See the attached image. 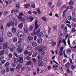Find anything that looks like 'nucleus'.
<instances>
[{"label":"nucleus","instance_id":"obj_1","mask_svg":"<svg viewBox=\"0 0 76 76\" xmlns=\"http://www.w3.org/2000/svg\"><path fill=\"white\" fill-rule=\"evenodd\" d=\"M8 43L6 42H4V43L0 44V50L3 49L9 48V46L7 45Z\"/></svg>","mask_w":76,"mask_h":76},{"label":"nucleus","instance_id":"obj_2","mask_svg":"<svg viewBox=\"0 0 76 76\" xmlns=\"http://www.w3.org/2000/svg\"><path fill=\"white\" fill-rule=\"evenodd\" d=\"M17 21L16 19L14 18L12 20L10 21V22L7 23V26L8 28H10V26H14V23H16Z\"/></svg>","mask_w":76,"mask_h":76},{"label":"nucleus","instance_id":"obj_3","mask_svg":"<svg viewBox=\"0 0 76 76\" xmlns=\"http://www.w3.org/2000/svg\"><path fill=\"white\" fill-rule=\"evenodd\" d=\"M17 36L19 38H23L25 36L24 33L22 32H18L17 34Z\"/></svg>","mask_w":76,"mask_h":76},{"label":"nucleus","instance_id":"obj_4","mask_svg":"<svg viewBox=\"0 0 76 76\" xmlns=\"http://www.w3.org/2000/svg\"><path fill=\"white\" fill-rule=\"evenodd\" d=\"M39 51H42V50H45L47 49V47L45 46H44L42 47V48L39 49L38 47H37L35 48L36 50H38Z\"/></svg>","mask_w":76,"mask_h":76},{"label":"nucleus","instance_id":"obj_5","mask_svg":"<svg viewBox=\"0 0 76 76\" xmlns=\"http://www.w3.org/2000/svg\"><path fill=\"white\" fill-rule=\"evenodd\" d=\"M0 28L1 29V31H0V37H2L3 35V32H4V28L3 26H1Z\"/></svg>","mask_w":76,"mask_h":76},{"label":"nucleus","instance_id":"obj_6","mask_svg":"<svg viewBox=\"0 0 76 76\" xmlns=\"http://www.w3.org/2000/svg\"><path fill=\"white\" fill-rule=\"evenodd\" d=\"M44 65V63L42 60H39L38 62V66L41 67Z\"/></svg>","mask_w":76,"mask_h":76},{"label":"nucleus","instance_id":"obj_7","mask_svg":"<svg viewBox=\"0 0 76 76\" xmlns=\"http://www.w3.org/2000/svg\"><path fill=\"white\" fill-rule=\"evenodd\" d=\"M17 51L18 53H21L23 51V49L21 47H19L17 48Z\"/></svg>","mask_w":76,"mask_h":76},{"label":"nucleus","instance_id":"obj_8","mask_svg":"<svg viewBox=\"0 0 76 76\" xmlns=\"http://www.w3.org/2000/svg\"><path fill=\"white\" fill-rule=\"evenodd\" d=\"M38 23V21L36 20L35 21V29L36 30H37L38 29V28L39 27V25L37 23Z\"/></svg>","mask_w":76,"mask_h":76},{"label":"nucleus","instance_id":"obj_9","mask_svg":"<svg viewBox=\"0 0 76 76\" xmlns=\"http://www.w3.org/2000/svg\"><path fill=\"white\" fill-rule=\"evenodd\" d=\"M18 19L19 20H21V21H24L25 20V19L24 18H22L21 16H18Z\"/></svg>","mask_w":76,"mask_h":76},{"label":"nucleus","instance_id":"obj_10","mask_svg":"<svg viewBox=\"0 0 76 76\" xmlns=\"http://www.w3.org/2000/svg\"><path fill=\"white\" fill-rule=\"evenodd\" d=\"M10 49V50L11 52H13V51H14V50L15 49V47L13 45L11 46Z\"/></svg>","mask_w":76,"mask_h":76},{"label":"nucleus","instance_id":"obj_11","mask_svg":"<svg viewBox=\"0 0 76 76\" xmlns=\"http://www.w3.org/2000/svg\"><path fill=\"white\" fill-rule=\"evenodd\" d=\"M14 62L15 63L18 64L19 63V59L17 58H15L14 59Z\"/></svg>","mask_w":76,"mask_h":76},{"label":"nucleus","instance_id":"obj_12","mask_svg":"<svg viewBox=\"0 0 76 76\" xmlns=\"http://www.w3.org/2000/svg\"><path fill=\"white\" fill-rule=\"evenodd\" d=\"M7 36L8 37H11L12 36V33L10 32H8L7 33Z\"/></svg>","mask_w":76,"mask_h":76},{"label":"nucleus","instance_id":"obj_13","mask_svg":"<svg viewBox=\"0 0 76 76\" xmlns=\"http://www.w3.org/2000/svg\"><path fill=\"white\" fill-rule=\"evenodd\" d=\"M22 42L21 40H20L18 41V43L16 44V45L17 46V47H19V46H20V45H21V43Z\"/></svg>","mask_w":76,"mask_h":76},{"label":"nucleus","instance_id":"obj_14","mask_svg":"<svg viewBox=\"0 0 76 76\" xmlns=\"http://www.w3.org/2000/svg\"><path fill=\"white\" fill-rule=\"evenodd\" d=\"M70 39L69 38L68 39V45H69V47L70 48H73V47L72 46H71V45H70Z\"/></svg>","mask_w":76,"mask_h":76},{"label":"nucleus","instance_id":"obj_15","mask_svg":"<svg viewBox=\"0 0 76 76\" xmlns=\"http://www.w3.org/2000/svg\"><path fill=\"white\" fill-rule=\"evenodd\" d=\"M61 0H58V2L57 5L59 7H60L61 5Z\"/></svg>","mask_w":76,"mask_h":76},{"label":"nucleus","instance_id":"obj_16","mask_svg":"<svg viewBox=\"0 0 76 76\" xmlns=\"http://www.w3.org/2000/svg\"><path fill=\"white\" fill-rule=\"evenodd\" d=\"M18 26L20 29H22V28H23V23H20L18 25Z\"/></svg>","mask_w":76,"mask_h":76},{"label":"nucleus","instance_id":"obj_17","mask_svg":"<svg viewBox=\"0 0 76 76\" xmlns=\"http://www.w3.org/2000/svg\"><path fill=\"white\" fill-rule=\"evenodd\" d=\"M19 61L20 63H22L23 61V59L22 57L19 58Z\"/></svg>","mask_w":76,"mask_h":76},{"label":"nucleus","instance_id":"obj_18","mask_svg":"<svg viewBox=\"0 0 76 76\" xmlns=\"http://www.w3.org/2000/svg\"><path fill=\"white\" fill-rule=\"evenodd\" d=\"M32 64V62L30 61H28L26 63V65L27 66H29L31 65Z\"/></svg>","mask_w":76,"mask_h":76},{"label":"nucleus","instance_id":"obj_19","mask_svg":"<svg viewBox=\"0 0 76 76\" xmlns=\"http://www.w3.org/2000/svg\"><path fill=\"white\" fill-rule=\"evenodd\" d=\"M29 22L32 21L34 20V17L32 16L30 17L28 19Z\"/></svg>","mask_w":76,"mask_h":76},{"label":"nucleus","instance_id":"obj_20","mask_svg":"<svg viewBox=\"0 0 76 76\" xmlns=\"http://www.w3.org/2000/svg\"><path fill=\"white\" fill-rule=\"evenodd\" d=\"M5 52V50H4L0 51V56H2V55H3Z\"/></svg>","mask_w":76,"mask_h":76},{"label":"nucleus","instance_id":"obj_21","mask_svg":"<svg viewBox=\"0 0 76 76\" xmlns=\"http://www.w3.org/2000/svg\"><path fill=\"white\" fill-rule=\"evenodd\" d=\"M57 29V26H54L53 27V31H56Z\"/></svg>","mask_w":76,"mask_h":76},{"label":"nucleus","instance_id":"obj_22","mask_svg":"<svg viewBox=\"0 0 76 76\" xmlns=\"http://www.w3.org/2000/svg\"><path fill=\"white\" fill-rule=\"evenodd\" d=\"M33 37L31 36H29L28 37V39L29 41H33Z\"/></svg>","mask_w":76,"mask_h":76},{"label":"nucleus","instance_id":"obj_23","mask_svg":"<svg viewBox=\"0 0 76 76\" xmlns=\"http://www.w3.org/2000/svg\"><path fill=\"white\" fill-rule=\"evenodd\" d=\"M37 52H34L32 55L33 57H35L36 56H37Z\"/></svg>","mask_w":76,"mask_h":76},{"label":"nucleus","instance_id":"obj_24","mask_svg":"<svg viewBox=\"0 0 76 76\" xmlns=\"http://www.w3.org/2000/svg\"><path fill=\"white\" fill-rule=\"evenodd\" d=\"M4 41V39L2 37H0V44H2L1 42H3Z\"/></svg>","mask_w":76,"mask_h":76},{"label":"nucleus","instance_id":"obj_25","mask_svg":"<svg viewBox=\"0 0 76 76\" xmlns=\"http://www.w3.org/2000/svg\"><path fill=\"white\" fill-rule=\"evenodd\" d=\"M33 29V26H31L29 27L28 30L29 31H32Z\"/></svg>","mask_w":76,"mask_h":76},{"label":"nucleus","instance_id":"obj_26","mask_svg":"<svg viewBox=\"0 0 76 76\" xmlns=\"http://www.w3.org/2000/svg\"><path fill=\"white\" fill-rule=\"evenodd\" d=\"M30 7V4H27L24 5V7L25 8H28Z\"/></svg>","mask_w":76,"mask_h":76},{"label":"nucleus","instance_id":"obj_27","mask_svg":"<svg viewBox=\"0 0 76 76\" xmlns=\"http://www.w3.org/2000/svg\"><path fill=\"white\" fill-rule=\"evenodd\" d=\"M24 32H25L26 33H27L28 32V28H24Z\"/></svg>","mask_w":76,"mask_h":76},{"label":"nucleus","instance_id":"obj_28","mask_svg":"<svg viewBox=\"0 0 76 76\" xmlns=\"http://www.w3.org/2000/svg\"><path fill=\"white\" fill-rule=\"evenodd\" d=\"M21 67V65H20V64H18L16 68L17 69H18H18H20V68Z\"/></svg>","mask_w":76,"mask_h":76},{"label":"nucleus","instance_id":"obj_29","mask_svg":"<svg viewBox=\"0 0 76 76\" xmlns=\"http://www.w3.org/2000/svg\"><path fill=\"white\" fill-rule=\"evenodd\" d=\"M42 39L41 38H39L38 39L37 41L39 43H40V42H42Z\"/></svg>","mask_w":76,"mask_h":76},{"label":"nucleus","instance_id":"obj_30","mask_svg":"<svg viewBox=\"0 0 76 76\" xmlns=\"http://www.w3.org/2000/svg\"><path fill=\"white\" fill-rule=\"evenodd\" d=\"M43 35V33H40L38 34V37H42Z\"/></svg>","mask_w":76,"mask_h":76},{"label":"nucleus","instance_id":"obj_31","mask_svg":"<svg viewBox=\"0 0 76 76\" xmlns=\"http://www.w3.org/2000/svg\"><path fill=\"white\" fill-rule=\"evenodd\" d=\"M16 31V28L13 27L12 28V32L13 33H15V32Z\"/></svg>","mask_w":76,"mask_h":76},{"label":"nucleus","instance_id":"obj_32","mask_svg":"<svg viewBox=\"0 0 76 76\" xmlns=\"http://www.w3.org/2000/svg\"><path fill=\"white\" fill-rule=\"evenodd\" d=\"M31 69V67L30 66H27L26 67V71H30V70Z\"/></svg>","mask_w":76,"mask_h":76},{"label":"nucleus","instance_id":"obj_33","mask_svg":"<svg viewBox=\"0 0 76 76\" xmlns=\"http://www.w3.org/2000/svg\"><path fill=\"white\" fill-rule=\"evenodd\" d=\"M32 45L33 47H36L37 45V44L35 42H33L32 43Z\"/></svg>","mask_w":76,"mask_h":76},{"label":"nucleus","instance_id":"obj_34","mask_svg":"<svg viewBox=\"0 0 76 76\" xmlns=\"http://www.w3.org/2000/svg\"><path fill=\"white\" fill-rule=\"evenodd\" d=\"M69 4L70 5H74V3L72 1V0H70V1L69 2Z\"/></svg>","mask_w":76,"mask_h":76},{"label":"nucleus","instance_id":"obj_35","mask_svg":"<svg viewBox=\"0 0 76 76\" xmlns=\"http://www.w3.org/2000/svg\"><path fill=\"white\" fill-rule=\"evenodd\" d=\"M9 64H10L9 62H7L5 63L4 65L5 67H7V66H9Z\"/></svg>","mask_w":76,"mask_h":76},{"label":"nucleus","instance_id":"obj_36","mask_svg":"<svg viewBox=\"0 0 76 76\" xmlns=\"http://www.w3.org/2000/svg\"><path fill=\"white\" fill-rule=\"evenodd\" d=\"M66 53L68 54H70V53H71V50L70 49H68L66 50Z\"/></svg>","mask_w":76,"mask_h":76},{"label":"nucleus","instance_id":"obj_37","mask_svg":"<svg viewBox=\"0 0 76 76\" xmlns=\"http://www.w3.org/2000/svg\"><path fill=\"white\" fill-rule=\"evenodd\" d=\"M63 50H61V51L59 52V56H63Z\"/></svg>","mask_w":76,"mask_h":76},{"label":"nucleus","instance_id":"obj_38","mask_svg":"<svg viewBox=\"0 0 76 76\" xmlns=\"http://www.w3.org/2000/svg\"><path fill=\"white\" fill-rule=\"evenodd\" d=\"M38 58L39 60H42V57L40 55L38 56Z\"/></svg>","mask_w":76,"mask_h":76},{"label":"nucleus","instance_id":"obj_39","mask_svg":"<svg viewBox=\"0 0 76 76\" xmlns=\"http://www.w3.org/2000/svg\"><path fill=\"white\" fill-rule=\"evenodd\" d=\"M6 72H9V70H10V68L8 67H7L6 68Z\"/></svg>","mask_w":76,"mask_h":76},{"label":"nucleus","instance_id":"obj_40","mask_svg":"<svg viewBox=\"0 0 76 76\" xmlns=\"http://www.w3.org/2000/svg\"><path fill=\"white\" fill-rule=\"evenodd\" d=\"M31 7H32L33 8H35V4H34L33 2H31Z\"/></svg>","mask_w":76,"mask_h":76},{"label":"nucleus","instance_id":"obj_41","mask_svg":"<svg viewBox=\"0 0 76 76\" xmlns=\"http://www.w3.org/2000/svg\"><path fill=\"white\" fill-rule=\"evenodd\" d=\"M5 72V70L3 69L1 71V73L2 74H3V75H4V74H5V73H6V72Z\"/></svg>","mask_w":76,"mask_h":76},{"label":"nucleus","instance_id":"obj_42","mask_svg":"<svg viewBox=\"0 0 76 76\" xmlns=\"http://www.w3.org/2000/svg\"><path fill=\"white\" fill-rule=\"evenodd\" d=\"M72 21L74 23H76V18H73L72 19Z\"/></svg>","mask_w":76,"mask_h":76},{"label":"nucleus","instance_id":"obj_43","mask_svg":"<svg viewBox=\"0 0 76 76\" xmlns=\"http://www.w3.org/2000/svg\"><path fill=\"white\" fill-rule=\"evenodd\" d=\"M10 72H13L15 71V69L13 68H11L10 69Z\"/></svg>","mask_w":76,"mask_h":76},{"label":"nucleus","instance_id":"obj_44","mask_svg":"<svg viewBox=\"0 0 76 76\" xmlns=\"http://www.w3.org/2000/svg\"><path fill=\"white\" fill-rule=\"evenodd\" d=\"M53 69H54V70H58V68L56 67V66L53 65Z\"/></svg>","mask_w":76,"mask_h":76},{"label":"nucleus","instance_id":"obj_45","mask_svg":"<svg viewBox=\"0 0 76 76\" xmlns=\"http://www.w3.org/2000/svg\"><path fill=\"white\" fill-rule=\"evenodd\" d=\"M67 18L69 20H72V16H69Z\"/></svg>","mask_w":76,"mask_h":76},{"label":"nucleus","instance_id":"obj_46","mask_svg":"<svg viewBox=\"0 0 76 76\" xmlns=\"http://www.w3.org/2000/svg\"><path fill=\"white\" fill-rule=\"evenodd\" d=\"M11 66L12 67H16V64L14 63H12L11 64Z\"/></svg>","mask_w":76,"mask_h":76},{"label":"nucleus","instance_id":"obj_47","mask_svg":"<svg viewBox=\"0 0 76 76\" xmlns=\"http://www.w3.org/2000/svg\"><path fill=\"white\" fill-rule=\"evenodd\" d=\"M69 65H70V63L69 62H67L65 65V66L66 67L69 66Z\"/></svg>","mask_w":76,"mask_h":76},{"label":"nucleus","instance_id":"obj_48","mask_svg":"<svg viewBox=\"0 0 76 76\" xmlns=\"http://www.w3.org/2000/svg\"><path fill=\"white\" fill-rule=\"evenodd\" d=\"M47 69H48V70H51V67L50 65H49L47 67Z\"/></svg>","mask_w":76,"mask_h":76},{"label":"nucleus","instance_id":"obj_49","mask_svg":"<svg viewBox=\"0 0 76 76\" xmlns=\"http://www.w3.org/2000/svg\"><path fill=\"white\" fill-rule=\"evenodd\" d=\"M48 34H50V32L51 30V28H50L49 26H48Z\"/></svg>","mask_w":76,"mask_h":76},{"label":"nucleus","instance_id":"obj_50","mask_svg":"<svg viewBox=\"0 0 76 76\" xmlns=\"http://www.w3.org/2000/svg\"><path fill=\"white\" fill-rule=\"evenodd\" d=\"M17 40H18V39L16 38H14L13 39V42H16V41H17Z\"/></svg>","mask_w":76,"mask_h":76},{"label":"nucleus","instance_id":"obj_51","mask_svg":"<svg viewBox=\"0 0 76 76\" xmlns=\"http://www.w3.org/2000/svg\"><path fill=\"white\" fill-rule=\"evenodd\" d=\"M67 62V59H64L63 60V62L64 64V63H66Z\"/></svg>","mask_w":76,"mask_h":76},{"label":"nucleus","instance_id":"obj_52","mask_svg":"<svg viewBox=\"0 0 76 76\" xmlns=\"http://www.w3.org/2000/svg\"><path fill=\"white\" fill-rule=\"evenodd\" d=\"M32 52H31V51L29 52L28 53V56H31V55H32Z\"/></svg>","mask_w":76,"mask_h":76},{"label":"nucleus","instance_id":"obj_53","mask_svg":"<svg viewBox=\"0 0 76 76\" xmlns=\"http://www.w3.org/2000/svg\"><path fill=\"white\" fill-rule=\"evenodd\" d=\"M32 60L34 63H36V62H37V59L35 58H33Z\"/></svg>","mask_w":76,"mask_h":76},{"label":"nucleus","instance_id":"obj_54","mask_svg":"<svg viewBox=\"0 0 76 76\" xmlns=\"http://www.w3.org/2000/svg\"><path fill=\"white\" fill-rule=\"evenodd\" d=\"M67 27L65 26L64 27V30L65 32H66L67 31Z\"/></svg>","mask_w":76,"mask_h":76},{"label":"nucleus","instance_id":"obj_55","mask_svg":"<svg viewBox=\"0 0 76 76\" xmlns=\"http://www.w3.org/2000/svg\"><path fill=\"white\" fill-rule=\"evenodd\" d=\"M76 31V29H75V28H72V32L73 33L74 32H75Z\"/></svg>","mask_w":76,"mask_h":76},{"label":"nucleus","instance_id":"obj_56","mask_svg":"<svg viewBox=\"0 0 76 76\" xmlns=\"http://www.w3.org/2000/svg\"><path fill=\"white\" fill-rule=\"evenodd\" d=\"M39 8L37 9V12L38 14L40 15V14H41V11H40V10H39Z\"/></svg>","mask_w":76,"mask_h":76},{"label":"nucleus","instance_id":"obj_57","mask_svg":"<svg viewBox=\"0 0 76 76\" xmlns=\"http://www.w3.org/2000/svg\"><path fill=\"white\" fill-rule=\"evenodd\" d=\"M42 19L44 21H47V19L45 18V17H42Z\"/></svg>","mask_w":76,"mask_h":76},{"label":"nucleus","instance_id":"obj_58","mask_svg":"<svg viewBox=\"0 0 76 76\" xmlns=\"http://www.w3.org/2000/svg\"><path fill=\"white\" fill-rule=\"evenodd\" d=\"M51 5H52V3L51 2H49L48 4V7H51Z\"/></svg>","mask_w":76,"mask_h":76},{"label":"nucleus","instance_id":"obj_59","mask_svg":"<svg viewBox=\"0 0 76 76\" xmlns=\"http://www.w3.org/2000/svg\"><path fill=\"white\" fill-rule=\"evenodd\" d=\"M66 11H67L66 10H65V11H64V12H63V14L62 15L63 17H64L65 16V13L66 12Z\"/></svg>","mask_w":76,"mask_h":76},{"label":"nucleus","instance_id":"obj_60","mask_svg":"<svg viewBox=\"0 0 76 76\" xmlns=\"http://www.w3.org/2000/svg\"><path fill=\"white\" fill-rule=\"evenodd\" d=\"M12 56H13V55L12 53L9 54L8 55V57L9 58H12Z\"/></svg>","mask_w":76,"mask_h":76},{"label":"nucleus","instance_id":"obj_61","mask_svg":"<svg viewBox=\"0 0 76 76\" xmlns=\"http://www.w3.org/2000/svg\"><path fill=\"white\" fill-rule=\"evenodd\" d=\"M40 31H41V30L40 29V28H39L37 31V34H38L39 32H40Z\"/></svg>","mask_w":76,"mask_h":76},{"label":"nucleus","instance_id":"obj_62","mask_svg":"<svg viewBox=\"0 0 76 76\" xmlns=\"http://www.w3.org/2000/svg\"><path fill=\"white\" fill-rule=\"evenodd\" d=\"M52 44L53 45H56V42H52Z\"/></svg>","mask_w":76,"mask_h":76},{"label":"nucleus","instance_id":"obj_63","mask_svg":"<svg viewBox=\"0 0 76 76\" xmlns=\"http://www.w3.org/2000/svg\"><path fill=\"white\" fill-rule=\"evenodd\" d=\"M62 42L64 43V45H66V40L64 39L63 40Z\"/></svg>","mask_w":76,"mask_h":76},{"label":"nucleus","instance_id":"obj_64","mask_svg":"<svg viewBox=\"0 0 76 76\" xmlns=\"http://www.w3.org/2000/svg\"><path fill=\"white\" fill-rule=\"evenodd\" d=\"M24 15L23 13L22 12H21L20 13H19V16H23Z\"/></svg>","mask_w":76,"mask_h":76}]
</instances>
